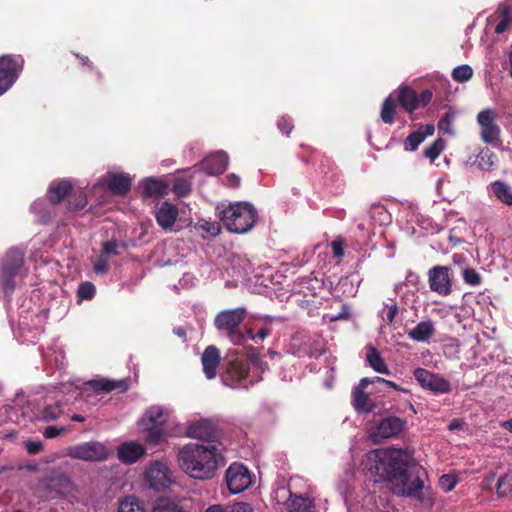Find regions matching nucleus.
<instances>
[{
	"label": "nucleus",
	"instance_id": "nucleus-63",
	"mask_svg": "<svg viewBox=\"0 0 512 512\" xmlns=\"http://www.w3.org/2000/svg\"><path fill=\"white\" fill-rule=\"evenodd\" d=\"M432 98V93L428 90L424 91L419 99V103L421 102L423 106L427 105Z\"/></svg>",
	"mask_w": 512,
	"mask_h": 512
},
{
	"label": "nucleus",
	"instance_id": "nucleus-44",
	"mask_svg": "<svg viewBox=\"0 0 512 512\" xmlns=\"http://www.w3.org/2000/svg\"><path fill=\"white\" fill-rule=\"evenodd\" d=\"M445 148V141L442 139L435 140L429 147L424 150L425 157L429 158L431 161H434L439 154Z\"/></svg>",
	"mask_w": 512,
	"mask_h": 512
},
{
	"label": "nucleus",
	"instance_id": "nucleus-25",
	"mask_svg": "<svg viewBox=\"0 0 512 512\" xmlns=\"http://www.w3.org/2000/svg\"><path fill=\"white\" fill-rule=\"evenodd\" d=\"M370 219V226L374 227L376 225L382 226L387 225L391 222V215L385 208V206L381 204H373L371 205L368 213Z\"/></svg>",
	"mask_w": 512,
	"mask_h": 512
},
{
	"label": "nucleus",
	"instance_id": "nucleus-59",
	"mask_svg": "<svg viewBox=\"0 0 512 512\" xmlns=\"http://www.w3.org/2000/svg\"><path fill=\"white\" fill-rule=\"evenodd\" d=\"M360 381H361V387H367L369 384H374V383H380V384L385 385L386 379L376 376V377H372V378H362Z\"/></svg>",
	"mask_w": 512,
	"mask_h": 512
},
{
	"label": "nucleus",
	"instance_id": "nucleus-19",
	"mask_svg": "<svg viewBox=\"0 0 512 512\" xmlns=\"http://www.w3.org/2000/svg\"><path fill=\"white\" fill-rule=\"evenodd\" d=\"M177 216V207L168 202L160 203L155 211L158 225L165 230L170 229L174 225Z\"/></svg>",
	"mask_w": 512,
	"mask_h": 512
},
{
	"label": "nucleus",
	"instance_id": "nucleus-62",
	"mask_svg": "<svg viewBox=\"0 0 512 512\" xmlns=\"http://www.w3.org/2000/svg\"><path fill=\"white\" fill-rule=\"evenodd\" d=\"M271 332V329L268 328V327H263L261 328L257 334H256V339L260 340V341H263Z\"/></svg>",
	"mask_w": 512,
	"mask_h": 512
},
{
	"label": "nucleus",
	"instance_id": "nucleus-49",
	"mask_svg": "<svg viewBox=\"0 0 512 512\" xmlns=\"http://www.w3.org/2000/svg\"><path fill=\"white\" fill-rule=\"evenodd\" d=\"M463 279L470 286H478L481 283V276L475 269H464Z\"/></svg>",
	"mask_w": 512,
	"mask_h": 512
},
{
	"label": "nucleus",
	"instance_id": "nucleus-64",
	"mask_svg": "<svg viewBox=\"0 0 512 512\" xmlns=\"http://www.w3.org/2000/svg\"><path fill=\"white\" fill-rule=\"evenodd\" d=\"M434 130H435L434 126L428 124V125L422 126L418 131H420L421 134H424L425 138H426L427 136L433 135Z\"/></svg>",
	"mask_w": 512,
	"mask_h": 512
},
{
	"label": "nucleus",
	"instance_id": "nucleus-45",
	"mask_svg": "<svg viewBox=\"0 0 512 512\" xmlns=\"http://www.w3.org/2000/svg\"><path fill=\"white\" fill-rule=\"evenodd\" d=\"M497 492L500 496H506L512 492V474H505L499 478Z\"/></svg>",
	"mask_w": 512,
	"mask_h": 512
},
{
	"label": "nucleus",
	"instance_id": "nucleus-38",
	"mask_svg": "<svg viewBox=\"0 0 512 512\" xmlns=\"http://www.w3.org/2000/svg\"><path fill=\"white\" fill-rule=\"evenodd\" d=\"M395 101L390 95L385 99L381 109V119L384 123L391 124L394 121Z\"/></svg>",
	"mask_w": 512,
	"mask_h": 512
},
{
	"label": "nucleus",
	"instance_id": "nucleus-21",
	"mask_svg": "<svg viewBox=\"0 0 512 512\" xmlns=\"http://www.w3.org/2000/svg\"><path fill=\"white\" fill-rule=\"evenodd\" d=\"M108 188L117 195H125L131 188L132 179L127 174L115 173L104 178Z\"/></svg>",
	"mask_w": 512,
	"mask_h": 512
},
{
	"label": "nucleus",
	"instance_id": "nucleus-39",
	"mask_svg": "<svg viewBox=\"0 0 512 512\" xmlns=\"http://www.w3.org/2000/svg\"><path fill=\"white\" fill-rule=\"evenodd\" d=\"M192 183L190 180L177 177L173 184V191L179 197H184L191 192Z\"/></svg>",
	"mask_w": 512,
	"mask_h": 512
},
{
	"label": "nucleus",
	"instance_id": "nucleus-58",
	"mask_svg": "<svg viewBox=\"0 0 512 512\" xmlns=\"http://www.w3.org/2000/svg\"><path fill=\"white\" fill-rule=\"evenodd\" d=\"M331 247L334 257L340 258L344 255V247L341 241H333Z\"/></svg>",
	"mask_w": 512,
	"mask_h": 512
},
{
	"label": "nucleus",
	"instance_id": "nucleus-41",
	"mask_svg": "<svg viewBox=\"0 0 512 512\" xmlns=\"http://www.w3.org/2000/svg\"><path fill=\"white\" fill-rule=\"evenodd\" d=\"M454 118H455V114L453 112H450V111L446 112L438 122L439 131H441L444 134L453 135L454 131H453L452 124H453Z\"/></svg>",
	"mask_w": 512,
	"mask_h": 512
},
{
	"label": "nucleus",
	"instance_id": "nucleus-48",
	"mask_svg": "<svg viewBox=\"0 0 512 512\" xmlns=\"http://www.w3.org/2000/svg\"><path fill=\"white\" fill-rule=\"evenodd\" d=\"M439 487L444 491V492H450L454 489V487L456 486L457 484V479L455 476L453 475H450V474H444L442 475L440 478H439Z\"/></svg>",
	"mask_w": 512,
	"mask_h": 512
},
{
	"label": "nucleus",
	"instance_id": "nucleus-11",
	"mask_svg": "<svg viewBox=\"0 0 512 512\" xmlns=\"http://www.w3.org/2000/svg\"><path fill=\"white\" fill-rule=\"evenodd\" d=\"M226 483L232 494L243 492L252 483L249 470L242 464H231L226 471Z\"/></svg>",
	"mask_w": 512,
	"mask_h": 512
},
{
	"label": "nucleus",
	"instance_id": "nucleus-17",
	"mask_svg": "<svg viewBox=\"0 0 512 512\" xmlns=\"http://www.w3.org/2000/svg\"><path fill=\"white\" fill-rule=\"evenodd\" d=\"M220 360V351L216 346L210 345L205 348L201 356V363L205 377L208 380L214 379L216 377Z\"/></svg>",
	"mask_w": 512,
	"mask_h": 512
},
{
	"label": "nucleus",
	"instance_id": "nucleus-37",
	"mask_svg": "<svg viewBox=\"0 0 512 512\" xmlns=\"http://www.w3.org/2000/svg\"><path fill=\"white\" fill-rule=\"evenodd\" d=\"M49 486L58 494L65 495L71 490V481L66 476L59 475L50 480Z\"/></svg>",
	"mask_w": 512,
	"mask_h": 512
},
{
	"label": "nucleus",
	"instance_id": "nucleus-43",
	"mask_svg": "<svg viewBox=\"0 0 512 512\" xmlns=\"http://www.w3.org/2000/svg\"><path fill=\"white\" fill-rule=\"evenodd\" d=\"M425 140V135L420 131L412 132L405 140L404 147L407 151H414Z\"/></svg>",
	"mask_w": 512,
	"mask_h": 512
},
{
	"label": "nucleus",
	"instance_id": "nucleus-60",
	"mask_svg": "<svg viewBox=\"0 0 512 512\" xmlns=\"http://www.w3.org/2000/svg\"><path fill=\"white\" fill-rule=\"evenodd\" d=\"M225 184L229 187H238L240 184V178L236 174H229L226 176Z\"/></svg>",
	"mask_w": 512,
	"mask_h": 512
},
{
	"label": "nucleus",
	"instance_id": "nucleus-33",
	"mask_svg": "<svg viewBox=\"0 0 512 512\" xmlns=\"http://www.w3.org/2000/svg\"><path fill=\"white\" fill-rule=\"evenodd\" d=\"M118 512H147L144 503L135 496H127L119 502Z\"/></svg>",
	"mask_w": 512,
	"mask_h": 512
},
{
	"label": "nucleus",
	"instance_id": "nucleus-55",
	"mask_svg": "<svg viewBox=\"0 0 512 512\" xmlns=\"http://www.w3.org/2000/svg\"><path fill=\"white\" fill-rule=\"evenodd\" d=\"M24 447L28 454L35 455L43 449V444L41 441L27 440L24 442Z\"/></svg>",
	"mask_w": 512,
	"mask_h": 512
},
{
	"label": "nucleus",
	"instance_id": "nucleus-40",
	"mask_svg": "<svg viewBox=\"0 0 512 512\" xmlns=\"http://www.w3.org/2000/svg\"><path fill=\"white\" fill-rule=\"evenodd\" d=\"M473 70L469 65H460L453 69L452 78L456 82H466L471 79Z\"/></svg>",
	"mask_w": 512,
	"mask_h": 512
},
{
	"label": "nucleus",
	"instance_id": "nucleus-16",
	"mask_svg": "<svg viewBox=\"0 0 512 512\" xmlns=\"http://www.w3.org/2000/svg\"><path fill=\"white\" fill-rule=\"evenodd\" d=\"M186 435L189 438L204 440L205 443L212 441L215 435V427L208 419H199L189 423L186 429Z\"/></svg>",
	"mask_w": 512,
	"mask_h": 512
},
{
	"label": "nucleus",
	"instance_id": "nucleus-26",
	"mask_svg": "<svg viewBox=\"0 0 512 512\" xmlns=\"http://www.w3.org/2000/svg\"><path fill=\"white\" fill-rule=\"evenodd\" d=\"M71 189L72 184L68 180L51 184L47 192L48 199L52 204H58Z\"/></svg>",
	"mask_w": 512,
	"mask_h": 512
},
{
	"label": "nucleus",
	"instance_id": "nucleus-14",
	"mask_svg": "<svg viewBox=\"0 0 512 512\" xmlns=\"http://www.w3.org/2000/svg\"><path fill=\"white\" fill-rule=\"evenodd\" d=\"M447 266H434L428 271V282L431 291L447 296L452 291V281Z\"/></svg>",
	"mask_w": 512,
	"mask_h": 512
},
{
	"label": "nucleus",
	"instance_id": "nucleus-56",
	"mask_svg": "<svg viewBox=\"0 0 512 512\" xmlns=\"http://www.w3.org/2000/svg\"><path fill=\"white\" fill-rule=\"evenodd\" d=\"M277 127L281 132L289 135L293 128L292 121L289 117L283 116L278 120Z\"/></svg>",
	"mask_w": 512,
	"mask_h": 512
},
{
	"label": "nucleus",
	"instance_id": "nucleus-53",
	"mask_svg": "<svg viewBox=\"0 0 512 512\" xmlns=\"http://www.w3.org/2000/svg\"><path fill=\"white\" fill-rule=\"evenodd\" d=\"M199 227L211 236H217L220 233V226L216 222L203 221Z\"/></svg>",
	"mask_w": 512,
	"mask_h": 512
},
{
	"label": "nucleus",
	"instance_id": "nucleus-51",
	"mask_svg": "<svg viewBox=\"0 0 512 512\" xmlns=\"http://www.w3.org/2000/svg\"><path fill=\"white\" fill-rule=\"evenodd\" d=\"M93 270L98 275L106 274L109 270L108 259L100 254L97 260L93 263Z\"/></svg>",
	"mask_w": 512,
	"mask_h": 512
},
{
	"label": "nucleus",
	"instance_id": "nucleus-52",
	"mask_svg": "<svg viewBox=\"0 0 512 512\" xmlns=\"http://www.w3.org/2000/svg\"><path fill=\"white\" fill-rule=\"evenodd\" d=\"M44 206H45V202L43 200H37V201L33 202V204L30 207L31 211L34 212L36 215H38L39 220L41 222H45L49 218L46 214L42 213Z\"/></svg>",
	"mask_w": 512,
	"mask_h": 512
},
{
	"label": "nucleus",
	"instance_id": "nucleus-61",
	"mask_svg": "<svg viewBox=\"0 0 512 512\" xmlns=\"http://www.w3.org/2000/svg\"><path fill=\"white\" fill-rule=\"evenodd\" d=\"M406 281L416 286L420 282V277L414 272H409L406 276Z\"/></svg>",
	"mask_w": 512,
	"mask_h": 512
},
{
	"label": "nucleus",
	"instance_id": "nucleus-6",
	"mask_svg": "<svg viewBox=\"0 0 512 512\" xmlns=\"http://www.w3.org/2000/svg\"><path fill=\"white\" fill-rule=\"evenodd\" d=\"M24 252L17 248L10 249L4 259L1 274V285L5 295L10 296L14 289L15 283L13 278L18 274L23 265Z\"/></svg>",
	"mask_w": 512,
	"mask_h": 512
},
{
	"label": "nucleus",
	"instance_id": "nucleus-1",
	"mask_svg": "<svg viewBox=\"0 0 512 512\" xmlns=\"http://www.w3.org/2000/svg\"><path fill=\"white\" fill-rule=\"evenodd\" d=\"M410 457L403 449H375L366 454L364 466L377 477L375 482L388 481L393 493L419 498L424 484L419 475L407 471Z\"/></svg>",
	"mask_w": 512,
	"mask_h": 512
},
{
	"label": "nucleus",
	"instance_id": "nucleus-34",
	"mask_svg": "<svg viewBox=\"0 0 512 512\" xmlns=\"http://www.w3.org/2000/svg\"><path fill=\"white\" fill-rule=\"evenodd\" d=\"M399 307L395 299H389L388 302L383 303V308L379 312V317L387 325H391L396 316L398 315Z\"/></svg>",
	"mask_w": 512,
	"mask_h": 512
},
{
	"label": "nucleus",
	"instance_id": "nucleus-31",
	"mask_svg": "<svg viewBox=\"0 0 512 512\" xmlns=\"http://www.w3.org/2000/svg\"><path fill=\"white\" fill-rule=\"evenodd\" d=\"M152 512H188L182 505L171 498H159L152 509Z\"/></svg>",
	"mask_w": 512,
	"mask_h": 512
},
{
	"label": "nucleus",
	"instance_id": "nucleus-10",
	"mask_svg": "<svg viewBox=\"0 0 512 512\" xmlns=\"http://www.w3.org/2000/svg\"><path fill=\"white\" fill-rule=\"evenodd\" d=\"M406 425V421L395 416L382 419L378 425L369 432L370 438L379 443L382 440L392 438L400 434Z\"/></svg>",
	"mask_w": 512,
	"mask_h": 512
},
{
	"label": "nucleus",
	"instance_id": "nucleus-5",
	"mask_svg": "<svg viewBox=\"0 0 512 512\" xmlns=\"http://www.w3.org/2000/svg\"><path fill=\"white\" fill-rule=\"evenodd\" d=\"M247 311L244 307L227 309L219 312L214 318V326L219 331H224L231 342L239 344L244 336L239 331V327Z\"/></svg>",
	"mask_w": 512,
	"mask_h": 512
},
{
	"label": "nucleus",
	"instance_id": "nucleus-24",
	"mask_svg": "<svg viewBox=\"0 0 512 512\" xmlns=\"http://www.w3.org/2000/svg\"><path fill=\"white\" fill-rule=\"evenodd\" d=\"M435 333L432 320L426 319L419 322L412 330L408 332L409 338L417 342L427 341Z\"/></svg>",
	"mask_w": 512,
	"mask_h": 512
},
{
	"label": "nucleus",
	"instance_id": "nucleus-42",
	"mask_svg": "<svg viewBox=\"0 0 512 512\" xmlns=\"http://www.w3.org/2000/svg\"><path fill=\"white\" fill-rule=\"evenodd\" d=\"M69 209L78 211L82 210L87 204V198L83 191L74 192L69 198Z\"/></svg>",
	"mask_w": 512,
	"mask_h": 512
},
{
	"label": "nucleus",
	"instance_id": "nucleus-46",
	"mask_svg": "<svg viewBox=\"0 0 512 512\" xmlns=\"http://www.w3.org/2000/svg\"><path fill=\"white\" fill-rule=\"evenodd\" d=\"M512 23V13L510 8L506 7L501 12V20L495 27V32L497 34H502L506 31V29L510 26Z\"/></svg>",
	"mask_w": 512,
	"mask_h": 512
},
{
	"label": "nucleus",
	"instance_id": "nucleus-20",
	"mask_svg": "<svg viewBox=\"0 0 512 512\" xmlns=\"http://www.w3.org/2000/svg\"><path fill=\"white\" fill-rule=\"evenodd\" d=\"M117 454L121 462L132 464L145 454V448L136 442H126L118 447Z\"/></svg>",
	"mask_w": 512,
	"mask_h": 512
},
{
	"label": "nucleus",
	"instance_id": "nucleus-3",
	"mask_svg": "<svg viewBox=\"0 0 512 512\" xmlns=\"http://www.w3.org/2000/svg\"><path fill=\"white\" fill-rule=\"evenodd\" d=\"M220 219L230 232L243 234L254 226L257 220V211L247 202H238L229 204L221 210Z\"/></svg>",
	"mask_w": 512,
	"mask_h": 512
},
{
	"label": "nucleus",
	"instance_id": "nucleus-29",
	"mask_svg": "<svg viewBox=\"0 0 512 512\" xmlns=\"http://www.w3.org/2000/svg\"><path fill=\"white\" fill-rule=\"evenodd\" d=\"M367 361L375 372L386 375L390 373L387 364L376 348H369L367 352Z\"/></svg>",
	"mask_w": 512,
	"mask_h": 512
},
{
	"label": "nucleus",
	"instance_id": "nucleus-23",
	"mask_svg": "<svg viewBox=\"0 0 512 512\" xmlns=\"http://www.w3.org/2000/svg\"><path fill=\"white\" fill-rule=\"evenodd\" d=\"M489 189L499 202L512 207V186L509 183L496 180L490 184Z\"/></svg>",
	"mask_w": 512,
	"mask_h": 512
},
{
	"label": "nucleus",
	"instance_id": "nucleus-9",
	"mask_svg": "<svg viewBox=\"0 0 512 512\" xmlns=\"http://www.w3.org/2000/svg\"><path fill=\"white\" fill-rule=\"evenodd\" d=\"M68 455L83 461H103L108 458V449L100 442H85L68 450Z\"/></svg>",
	"mask_w": 512,
	"mask_h": 512
},
{
	"label": "nucleus",
	"instance_id": "nucleus-12",
	"mask_svg": "<svg viewBox=\"0 0 512 512\" xmlns=\"http://www.w3.org/2000/svg\"><path fill=\"white\" fill-rule=\"evenodd\" d=\"M414 377L420 386L434 393L445 394L451 391V384L442 376L432 373L424 368L414 370Z\"/></svg>",
	"mask_w": 512,
	"mask_h": 512
},
{
	"label": "nucleus",
	"instance_id": "nucleus-2",
	"mask_svg": "<svg viewBox=\"0 0 512 512\" xmlns=\"http://www.w3.org/2000/svg\"><path fill=\"white\" fill-rule=\"evenodd\" d=\"M179 467L190 477L199 480L212 478L223 461L220 444L215 441L188 443L177 455Z\"/></svg>",
	"mask_w": 512,
	"mask_h": 512
},
{
	"label": "nucleus",
	"instance_id": "nucleus-35",
	"mask_svg": "<svg viewBox=\"0 0 512 512\" xmlns=\"http://www.w3.org/2000/svg\"><path fill=\"white\" fill-rule=\"evenodd\" d=\"M497 162V156L489 149L481 150L477 156L478 167L483 171H490Z\"/></svg>",
	"mask_w": 512,
	"mask_h": 512
},
{
	"label": "nucleus",
	"instance_id": "nucleus-7",
	"mask_svg": "<svg viewBox=\"0 0 512 512\" xmlns=\"http://www.w3.org/2000/svg\"><path fill=\"white\" fill-rule=\"evenodd\" d=\"M477 123L480 126V139L490 145H495L501 134V129L497 124V113L491 108L484 109L477 114Z\"/></svg>",
	"mask_w": 512,
	"mask_h": 512
},
{
	"label": "nucleus",
	"instance_id": "nucleus-18",
	"mask_svg": "<svg viewBox=\"0 0 512 512\" xmlns=\"http://www.w3.org/2000/svg\"><path fill=\"white\" fill-rule=\"evenodd\" d=\"M228 155L223 151H218L200 163V169L208 175H218L225 171L228 166Z\"/></svg>",
	"mask_w": 512,
	"mask_h": 512
},
{
	"label": "nucleus",
	"instance_id": "nucleus-28",
	"mask_svg": "<svg viewBox=\"0 0 512 512\" xmlns=\"http://www.w3.org/2000/svg\"><path fill=\"white\" fill-rule=\"evenodd\" d=\"M142 193L146 197L162 195L166 191V186L158 179L150 177L140 183Z\"/></svg>",
	"mask_w": 512,
	"mask_h": 512
},
{
	"label": "nucleus",
	"instance_id": "nucleus-4",
	"mask_svg": "<svg viewBox=\"0 0 512 512\" xmlns=\"http://www.w3.org/2000/svg\"><path fill=\"white\" fill-rule=\"evenodd\" d=\"M169 415L170 410L159 405L150 406L145 411L138 425L147 442L158 444L165 440L166 434L162 426L167 422Z\"/></svg>",
	"mask_w": 512,
	"mask_h": 512
},
{
	"label": "nucleus",
	"instance_id": "nucleus-22",
	"mask_svg": "<svg viewBox=\"0 0 512 512\" xmlns=\"http://www.w3.org/2000/svg\"><path fill=\"white\" fill-rule=\"evenodd\" d=\"M86 385L95 391L101 392H111L114 390L125 392L128 389V384L125 380L114 381L104 378L90 380L86 383Z\"/></svg>",
	"mask_w": 512,
	"mask_h": 512
},
{
	"label": "nucleus",
	"instance_id": "nucleus-8",
	"mask_svg": "<svg viewBox=\"0 0 512 512\" xmlns=\"http://www.w3.org/2000/svg\"><path fill=\"white\" fill-rule=\"evenodd\" d=\"M23 60L20 56L0 57V96L9 90L15 83L22 70Z\"/></svg>",
	"mask_w": 512,
	"mask_h": 512
},
{
	"label": "nucleus",
	"instance_id": "nucleus-30",
	"mask_svg": "<svg viewBox=\"0 0 512 512\" xmlns=\"http://www.w3.org/2000/svg\"><path fill=\"white\" fill-rule=\"evenodd\" d=\"M366 387H361V381L359 385L353 391V405L354 408L359 412H369L371 410V403L368 395L364 392Z\"/></svg>",
	"mask_w": 512,
	"mask_h": 512
},
{
	"label": "nucleus",
	"instance_id": "nucleus-32",
	"mask_svg": "<svg viewBox=\"0 0 512 512\" xmlns=\"http://www.w3.org/2000/svg\"><path fill=\"white\" fill-rule=\"evenodd\" d=\"M314 510L315 504L312 499L300 495L291 498L289 504L290 512H314Z\"/></svg>",
	"mask_w": 512,
	"mask_h": 512
},
{
	"label": "nucleus",
	"instance_id": "nucleus-57",
	"mask_svg": "<svg viewBox=\"0 0 512 512\" xmlns=\"http://www.w3.org/2000/svg\"><path fill=\"white\" fill-rule=\"evenodd\" d=\"M223 512H253V510L249 504L239 502L230 507H223Z\"/></svg>",
	"mask_w": 512,
	"mask_h": 512
},
{
	"label": "nucleus",
	"instance_id": "nucleus-13",
	"mask_svg": "<svg viewBox=\"0 0 512 512\" xmlns=\"http://www.w3.org/2000/svg\"><path fill=\"white\" fill-rule=\"evenodd\" d=\"M145 479L156 491L165 490L172 482L169 467L160 461H155L146 470Z\"/></svg>",
	"mask_w": 512,
	"mask_h": 512
},
{
	"label": "nucleus",
	"instance_id": "nucleus-36",
	"mask_svg": "<svg viewBox=\"0 0 512 512\" xmlns=\"http://www.w3.org/2000/svg\"><path fill=\"white\" fill-rule=\"evenodd\" d=\"M63 414L60 402L46 405L39 415V419L45 422L54 421Z\"/></svg>",
	"mask_w": 512,
	"mask_h": 512
},
{
	"label": "nucleus",
	"instance_id": "nucleus-47",
	"mask_svg": "<svg viewBox=\"0 0 512 512\" xmlns=\"http://www.w3.org/2000/svg\"><path fill=\"white\" fill-rule=\"evenodd\" d=\"M122 245L116 240H110L103 243L101 255L109 259L111 256L118 254V248Z\"/></svg>",
	"mask_w": 512,
	"mask_h": 512
},
{
	"label": "nucleus",
	"instance_id": "nucleus-54",
	"mask_svg": "<svg viewBox=\"0 0 512 512\" xmlns=\"http://www.w3.org/2000/svg\"><path fill=\"white\" fill-rule=\"evenodd\" d=\"M66 432L65 427L48 426L43 432V436L47 439L56 438Z\"/></svg>",
	"mask_w": 512,
	"mask_h": 512
},
{
	"label": "nucleus",
	"instance_id": "nucleus-15",
	"mask_svg": "<svg viewBox=\"0 0 512 512\" xmlns=\"http://www.w3.org/2000/svg\"><path fill=\"white\" fill-rule=\"evenodd\" d=\"M249 364L245 361H233L228 368L227 374L231 377L232 382L228 383L227 379L224 380L226 385L231 387H244L254 384L257 380H248L249 378Z\"/></svg>",
	"mask_w": 512,
	"mask_h": 512
},
{
	"label": "nucleus",
	"instance_id": "nucleus-27",
	"mask_svg": "<svg viewBox=\"0 0 512 512\" xmlns=\"http://www.w3.org/2000/svg\"><path fill=\"white\" fill-rule=\"evenodd\" d=\"M398 100L400 105L408 112H412L419 107V98L416 92L408 87L400 88Z\"/></svg>",
	"mask_w": 512,
	"mask_h": 512
},
{
	"label": "nucleus",
	"instance_id": "nucleus-50",
	"mask_svg": "<svg viewBox=\"0 0 512 512\" xmlns=\"http://www.w3.org/2000/svg\"><path fill=\"white\" fill-rule=\"evenodd\" d=\"M95 294V286L90 282L82 283L78 288V297L80 299L89 300Z\"/></svg>",
	"mask_w": 512,
	"mask_h": 512
}]
</instances>
